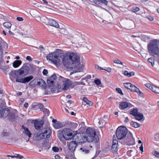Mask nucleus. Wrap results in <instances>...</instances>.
I'll list each match as a JSON object with an SVG mask.
<instances>
[{"mask_svg":"<svg viewBox=\"0 0 159 159\" xmlns=\"http://www.w3.org/2000/svg\"><path fill=\"white\" fill-rule=\"evenodd\" d=\"M3 25L6 28L8 29H10L11 28L12 25L11 23L8 22H7L4 23Z\"/></svg>","mask_w":159,"mask_h":159,"instance_id":"nucleus-31","label":"nucleus"},{"mask_svg":"<svg viewBox=\"0 0 159 159\" xmlns=\"http://www.w3.org/2000/svg\"><path fill=\"white\" fill-rule=\"evenodd\" d=\"M55 157L56 159H59L60 157L59 155H57L55 156Z\"/></svg>","mask_w":159,"mask_h":159,"instance_id":"nucleus-59","label":"nucleus"},{"mask_svg":"<svg viewBox=\"0 0 159 159\" xmlns=\"http://www.w3.org/2000/svg\"><path fill=\"white\" fill-rule=\"evenodd\" d=\"M137 109H134L130 111V114L134 116L138 113Z\"/></svg>","mask_w":159,"mask_h":159,"instance_id":"nucleus-35","label":"nucleus"},{"mask_svg":"<svg viewBox=\"0 0 159 159\" xmlns=\"http://www.w3.org/2000/svg\"><path fill=\"white\" fill-rule=\"evenodd\" d=\"M132 11L134 12H136L139 11V9L138 7H135L132 9Z\"/></svg>","mask_w":159,"mask_h":159,"instance_id":"nucleus-45","label":"nucleus"},{"mask_svg":"<svg viewBox=\"0 0 159 159\" xmlns=\"http://www.w3.org/2000/svg\"><path fill=\"white\" fill-rule=\"evenodd\" d=\"M22 61L20 60H16L12 64L13 67L15 68L18 67L21 64Z\"/></svg>","mask_w":159,"mask_h":159,"instance_id":"nucleus-24","label":"nucleus"},{"mask_svg":"<svg viewBox=\"0 0 159 159\" xmlns=\"http://www.w3.org/2000/svg\"><path fill=\"white\" fill-rule=\"evenodd\" d=\"M74 136L72 131L69 128L64 129L61 131H59L57 134L58 138L62 141H64L65 139L69 140L73 139Z\"/></svg>","mask_w":159,"mask_h":159,"instance_id":"nucleus-5","label":"nucleus"},{"mask_svg":"<svg viewBox=\"0 0 159 159\" xmlns=\"http://www.w3.org/2000/svg\"><path fill=\"white\" fill-rule=\"evenodd\" d=\"M148 61L153 66L154 65V59L152 58H149L148 59Z\"/></svg>","mask_w":159,"mask_h":159,"instance_id":"nucleus-40","label":"nucleus"},{"mask_svg":"<svg viewBox=\"0 0 159 159\" xmlns=\"http://www.w3.org/2000/svg\"><path fill=\"white\" fill-rule=\"evenodd\" d=\"M3 60L2 59V54L0 53V68H1V65L2 64Z\"/></svg>","mask_w":159,"mask_h":159,"instance_id":"nucleus-41","label":"nucleus"},{"mask_svg":"<svg viewBox=\"0 0 159 159\" xmlns=\"http://www.w3.org/2000/svg\"><path fill=\"white\" fill-rule=\"evenodd\" d=\"M134 152L132 150H130L127 152V154L129 157L133 156L134 155Z\"/></svg>","mask_w":159,"mask_h":159,"instance_id":"nucleus-33","label":"nucleus"},{"mask_svg":"<svg viewBox=\"0 0 159 159\" xmlns=\"http://www.w3.org/2000/svg\"><path fill=\"white\" fill-rule=\"evenodd\" d=\"M33 39L31 38H27L26 39V40L28 41H29L30 40H32Z\"/></svg>","mask_w":159,"mask_h":159,"instance_id":"nucleus-61","label":"nucleus"},{"mask_svg":"<svg viewBox=\"0 0 159 159\" xmlns=\"http://www.w3.org/2000/svg\"><path fill=\"white\" fill-rule=\"evenodd\" d=\"M136 119L138 120H141L143 117V115L141 113H138L135 116Z\"/></svg>","mask_w":159,"mask_h":159,"instance_id":"nucleus-30","label":"nucleus"},{"mask_svg":"<svg viewBox=\"0 0 159 159\" xmlns=\"http://www.w3.org/2000/svg\"><path fill=\"white\" fill-rule=\"evenodd\" d=\"M80 61L79 56L74 53L68 52L62 58L63 65L69 69L79 68Z\"/></svg>","mask_w":159,"mask_h":159,"instance_id":"nucleus-3","label":"nucleus"},{"mask_svg":"<svg viewBox=\"0 0 159 159\" xmlns=\"http://www.w3.org/2000/svg\"><path fill=\"white\" fill-rule=\"evenodd\" d=\"M147 18L151 21H152L153 20L154 18L152 16H148Z\"/></svg>","mask_w":159,"mask_h":159,"instance_id":"nucleus-50","label":"nucleus"},{"mask_svg":"<svg viewBox=\"0 0 159 159\" xmlns=\"http://www.w3.org/2000/svg\"><path fill=\"white\" fill-rule=\"evenodd\" d=\"M16 157H18L19 159H21L23 158V157L19 154H17L16 156Z\"/></svg>","mask_w":159,"mask_h":159,"instance_id":"nucleus-54","label":"nucleus"},{"mask_svg":"<svg viewBox=\"0 0 159 159\" xmlns=\"http://www.w3.org/2000/svg\"><path fill=\"white\" fill-rule=\"evenodd\" d=\"M16 20L19 21H22L23 20V19L22 17H17Z\"/></svg>","mask_w":159,"mask_h":159,"instance_id":"nucleus-51","label":"nucleus"},{"mask_svg":"<svg viewBox=\"0 0 159 159\" xmlns=\"http://www.w3.org/2000/svg\"><path fill=\"white\" fill-rule=\"evenodd\" d=\"M26 60L28 61H32V59L31 57L30 56H27L26 57Z\"/></svg>","mask_w":159,"mask_h":159,"instance_id":"nucleus-48","label":"nucleus"},{"mask_svg":"<svg viewBox=\"0 0 159 159\" xmlns=\"http://www.w3.org/2000/svg\"><path fill=\"white\" fill-rule=\"evenodd\" d=\"M34 124L35 129L38 130L39 129L40 127L43 125L41 122L38 121L36 120H34Z\"/></svg>","mask_w":159,"mask_h":159,"instance_id":"nucleus-21","label":"nucleus"},{"mask_svg":"<svg viewBox=\"0 0 159 159\" xmlns=\"http://www.w3.org/2000/svg\"><path fill=\"white\" fill-rule=\"evenodd\" d=\"M38 80L37 85L41 86L43 87H45L46 84L43 79L38 78Z\"/></svg>","mask_w":159,"mask_h":159,"instance_id":"nucleus-23","label":"nucleus"},{"mask_svg":"<svg viewBox=\"0 0 159 159\" xmlns=\"http://www.w3.org/2000/svg\"><path fill=\"white\" fill-rule=\"evenodd\" d=\"M73 139L75 141L70 142L69 145V148L71 152L75 150L79 144L83 143L86 142H91L94 141L97 142L99 138L94 130L89 128L87 129L86 133H82L79 138L77 135H74Z\"/></svg>","mask_w":159,"mask_h":159,"instance_id":"nucleus-1","label":"nucleus"},{"mask_svg":"<svg viewBox=\"0 0 159 159\" xmlns=\"http://www.w3.org/2000/svg\"><path fill=\"white\" fill-rule=\"evenodd\" d=\"M123 74L129 77L134 75V72L133 71L129 73L127 71H125Z\"/></svg>","mask_w":159,"mask_h":159,"instance_id":"nucleus-29","label":"nucleus"},{"mask_svg":"<svg viewBox=\"0 0 159 159\" xmlns=\"http://www.w3.org/2000/svg\"><path fill=\"white\" fill-rule=\"evenodd\" d=\"M153 139L155 141H158V140L159 138L158 137H157V134H156L154 135Z\"/></svg>","mask_w":159,"mask_h":159,"instance_id":"nucleus-49","label":"nucleus"},{"mask_svg":"<svg viewBox=\"0 0 159 159\" xmlns=\"http://www.w3.org/2000/svg\"><path fill=\"white\" fill-rule=\"evenodd\" d=\"M116 90L117 91V92L119 93L120 94H121V95H123V94L122 92V90L121 89L119 88H116Z\"/></svg>","mask_w":159,"mask_h":159,"instance_id":"nucleus-43","label":"nucleus"},{"mask_svg":"<svg viewBox=\"0 0 159 159\" xmlns=\"http://www.w3.org/2000/svg\"><path fill=\"white\" fill-rule=\"evenodd\" d=\"M120 106L122 109H124L126 108L127 107H130L131 104L126 102H122L120 104Z\"/></svg>","mask_w":159,"mask_h":159,"instance_id":"nucleus-20","label":"nucleus"},{"mask_svg":"<svg viewBox=\"0 0 159 159\" xmlns=\"http://www.w3.org/2000/svg\"><path fill=\"white\" fill-rule=\"evenodd\" d=\"M113 62L116 64L123 65V63L118 59H116L114 60Z\"/></svg>","mask_w":159,"mask_h":159,"instance_id":"nucleus-32","label":"nucleus"},{"mask_svg":"<svg viewBox=\"0 0 159 159\" xmlns=\"http://www.w3.org/2000/svg\"><path fill=\"white\" fill-rule=\"evenodd\" d=\"M43 135H44V138H48L50 136L52 133L51 130L49 128L46 127L44 128L41 130V132Z\"/></svg>","mask_w":159,"mask_h":159,"instance_id":"nucleus-11","label":"nucleus"},{"mask_svg":"<svg viewBox=\"0 0 159 159\" xmlns=\"http://www.w3.org/2000/svg\"><path fill=\"white\" fill-rule=\"evenodd\" d=\"M94 83L96 84L97 86L98 87H103L104 86L103 84L101 83V81L99 79L95 80H94Z\"/></svg>","mask_w":159,"mask_h":159,"instance_id":"nucleus-27","label":"nucleus"},{"mask_svg":"<svg viewBox=\"0 0 159 159\" xmlns=\"http://www.w3.org/2000/svg\"><path fill=\"white\" fill-rule=\"evenodd\" d=\"M18 117L17 112L16 110H14L10 112L8 118L11 120H15Z\"/></svg>","mask_w":159,"mask_h":159,"instance_id":"nucleus-13","label":"nucleus"},{"mask_svg":"<svg viewBox=\"0 0 159 159\" xmlns=\"http://www.w3.org/2000/svg\"><path fill=\"white\" fill-rule=\"evenodd\" d=\"M124 85L125 88L129 89L131 91L136 92L139 93V95L142 93L141 92L138 88L130 83H125L124 84Z\"/></svg>","mask_w":159,"mask_h":159,"instance_id":"nucleus-9","label":"nucleus"},{"mask_svg":"<svg viewBox=\"0 0 159 159\" xmlns=\"http://www.w3.org/2000/svg\"><path fill=\"white\" fill-rule=\"evenodd\" d=\"M60 80L62 83V89L64 91H66L69 89L70 87H74L80 84L79 82H72L68 79L64 78L61 76H60Z\"/></svg>","mask_w":159,"mask_h":159,"instance_id":"nucleus-6","label":"nucleus"},{"mask_svg":"<svg viewBox=\"0 0 159 159\" xmlns=\"http://www.w3.org/2000/svg\"><path fill=\"white\" fill-rule=\"evenodd\" d=\"M43 111L44 113L45 116H48L49 114V111L46 108L43 109Z\"/></svg>","mask_w":159,"mask_h":159,"instance_id":"nucleus-37","label":"nucleus"},{"mask_svg":"<svg viewBox=\"0 0 159 159\" xmlns=\"http://www.w3.org/2000/svg\"><path fill=\"white\" fill-rule=\"evenodd\" d=\"M153 155L156 157L159 158V152L157 151H154L153 152Z\"/></svg>","mask_w":159,"mask_h":159,"instance_id":"nucleus-44","label":"nucleus"},{"mask_svg":"<svg viewBox=\"0 0 159 159\" xmlns=\"http://www.w3.org/2000/svg\"><path fill=\"white\" fill-rule=\"evenodd\" d=\"M34 138L35 140L39 141L45 138L44 135L41 132H39L34 134Z\"/></svg>","mask_w":159,"mask_h":159,"instance_id":"nucleus-14","label":"nucleus"},{"mask_svg":"<svg viewBox=\"0 0 159 159\" xmlns=\"http://www.w3.org/2000/svg\"><path fill=\"white\" fill-rule=\"evenodd\" d=\"M2 46H1V45H0V53H1L2 54Z\"/></svg>","mask_w":159,"mask_h":159,"instance_id":"nucleus-62","label":"nucleus"},{"mask_svg":"<svg viewBox=\"0 0 159 159\" xmlns=\"http://www.w3.org/2000/svg\"><path fill=\"white\" fill-rule=\"evenodd\" d=\"M63 125L61 123L57 122L53 124V126L56 129H59L63 126Z\"/></svg>","mask_w":159,"mask_h":159,"instance_id":"nucleus-28","label":"nucleus"},{"mask_svg":"<svg viewBox=\"0 0 159 159\" xmlns=\"http://www.w3.org/2000/svg\"><path fill=\"white\" fill-rule=\"evenodd\" d=\"M127 136V138L124 139L125 140V143L129 145H133L134 143V139L132 134L130 133L128 134Z\"/></svg>","mask_w":159,"mask_h":159,"instance_id":"nucleus-10","label":"nucleus"},{"mask_svg":"<svg viewBox=\"0 0 159 159\" xmlns=\"http://www.w3.org/2000/svg\"><path fill=\"white\" fill-rule=\"evenodd\" d=\"M22 94V93L21 92H18L17 93V95H18V96H20V95H21Z\"/></svg>","mask_w":159,"mask_h":159,"instance_id":"nucleus-64","label":"nucleus"},{"mask_svg":"<svg viewBox=\"0 0 159 159\" xmlns=\"http://www.w3.org/2000/svg\"><path fill=\"white\" fill-rule=\"evenodd\" d=\"M42 73L44 75H46L48 73V71L47 70L44 69L43 70Z\"/></svg>","mask_w":159,"mask_h":159,"instance_id":"nucleus-47","label":"nucleus"},{"mask_svg":"<svg viewBox=\"0 0 159 159\" xmlns=\"http://www.w3.org/2000/svg\"><path fill=\"white\" fill-rule=\"evenodd\" d=\"M128 133V130L124 126L119 127L116 130V135L118 139H125Z\"/></svg>","mask_w":159,"mask_h":159,"instance_id":"nucleus-8","label":"nucleus"},{"mask_svg":"<svg viewBox=\"0 0 159 159\" xmlns=\"http://www.w3.org/2000/svg\"><path fill=\"white\" fill-rule=\"evenodd\" d=\"M50 78H52L53 80H55L56 78V76L55 74H53L52 75V76L50 77Z\"/></svg>","mask_w":159,"mask_h":159,"instance_id":"nucleus-53","label":"nucleus"},{"mask_svg":"<svg viewBox=\"0 0 159 159\" xmlns=\"http://www.w3.org/2000/svg\"><path fill=\"white\" fill-rule=\"evenodd\" d=\"M145 85L147 88L151 90L152 92L156 93L159 94V87L152 85L149 83H146Z\"/></svg>","mask_w":159,"mask_h":159,"instance_id":"nucleus-12","label":"nucleus"},{"mask_svg":"<svg viewBox=\"0 0 159 159\" xmlns=\"http://www.w3.org/2000/svg\"><path fill=\"white\" fill-rule=\"evenodd\" d=\"M38 107H39L40 109H43V105L41 103H38L36 105Z\"/></svg>","mask_w":159,"mask_h":159,"instance_id":"nucleus-46","label":"nucleus"},{"mask_svg":"<svg viewBox=\"0 0 159 159\" xmlns=\"http://www.w3.org/2000/svg\"><path fill=\"white\" fill-rule=\"evenodd\" d=\"M39 48L40 50L42 51L44 50V48L42 45H40L39 47Z\"/></svg>","mask_w":159,"mask_h":159,"instance_id":"nucleus-60","label":"nucleus"},{"mask_svg":"<svg viewBox=\"0 0 159 159\" xmlns=\"http://www.w3.org/2000/svg\"><path fill=\"white\" fill-rule=\"evenodd\" d=\"M139 149L142 152H143V144H142L139 147Z\"/></svg>","mask_w":159,"mask_h":159,"instance_id":"nucleus-55","label":"nucleus"},{"mask_svg":"<svg viewBox=\"0 0 159 159\" xmlns=\"http://www.w3.org/2000/svg\"><path fill=\"white\" fill-rule=\"evenodd\" d=\"M118 142L116 139H113V144L111 147L112 151L116 152L118 150Z\"/></svg>","mask_w":159,"mask_h":159,"instance_id":"nucleus-17","label":"nucleus"},{"mask_svg":"<svg viewBox=\"0 0 159 159\" xmlns=\"http://www.w3.org/2000/svg\"><path fill=\"white\" fill-rule=\"evenodd\" d=\"M2 48L7 49L8 48L7 43L5 42H2Z\"/></svg>","mask_w":159,"mask_h":159,"instance_id":"nucleus-39","label":"nucleus"},{"mask_svg":"<svg viewBox=\"0 0 159 159\" xmlns=\"http://www.w3.org/2000/svg\"><path fill=\"white\" fill-rule=\"evenodd\" d=\"M38 80V78H35L29 83V85L33 87H35L37 85Z\"/></svg>","mask_w":159,"mask_h":159,"instance_id":"nucleus-25","label":"nucleus"},{"mask_svg":"<svg viewBox=\"0 0 159 159\" xmlns=\"http://www.w3.org/2000/svg\"><path fill=\"white\" fill-rule=\"evenodd\" d=\"M133 126L135 128H138L140 126V125L137 122H132Z\"/></svg>","mask_w":159,"mask_h":159,"instance_id":"nucleus-38","label":"nucleus"},{"mask_svg":"<svg viewBox=\"0 0 159 159\" xmlns=\"http://www.w3.org/2000/svg\"><path fill=\"white\" fill-rule=\"evenodd\" d=\"M95 67L99 70H104L101 67H100L98 65H96L95 66Z\"/></svg>","mask_w":159,"mask_h":159,"instance_id":"nucleus-52","label":"nucleus"},{"mask_svg":"<svg viewBox=\"0 0 159 159\" xmlns=\"http://www.w3.org/2000/svg\"><path fill=\"white\" fill-rule=\"evenodd\" d=\"M31 15L35 18L37 20H41L40 14L37 11L33 10L31 11Z\"/></svg>","mask_w":159,"mask_h":159,"instance_id":"nucleus-15","label":"nucleus"},{"mask_svg":"<svg viewBox=\"0 0 159 159\" xmlns=\"http://www.w3.org/2000/svg\"><path fill=\"white\" fill-rule=\"evenodd\" d=\"M47 80V83L49 87H52L54 85V81L53 80Z\"/></svg>","mask_w":159,"mask_h":159,"instance_id":"nucleus-34","label":"nucleus"},{"mask_svg":"<svg viewBox=\"0 0 159 159\" xmlns=\"http://www.w3.org/2000/svg\"><path fill=\"white\" fill-rule=\"evenodd\" d=\"M10 110L8 108H6L5 109H2V111L0 113L2 115V117H6L7 116L8 117V115L10 113Z\"/></svg>","mask_w":159,"mask_h":159,"instance_id":"nucleus-18","label":"nucleus"},{"mask_svg":"<svg viewBox=\"0 0 159 159\" xmlns=\"http://www.w3.org/2000/svg\"><path fill=\"white\" fill-rule=\"evenodd\" d=\"M148 49L153 56L154 55L159 56V48L157 40H154L149 43L148 45Z\"/></svg>","mask_w":159,"mask_h":159,"instance_id":"nucleus-7","label":"nucleus"},{"mask_svg":"<svg viewBox=\"0 0 159 159\" xmlns=\"http://www.w3.org/2000/svg\"><path fill=\"white\" fill-rule=\"evenodd\" d=\"M62 52V50L57 49L55 52L48 55L46 57L47 59L51 61L57 66H59L60 64L61 57Z\"/></svg>","mask_w":159,"mask_h":159,"instance_id":"nucleus-4","label":"nucleus"},{"mask_svg":"<svg viewBox=\"0 0 159 159\" xmlns=\"http://www.w3.org/2000/svg\"><path fill=\"white\" fill-rule=\"evenodd\" d=\"M83 100L84 102L89 106H92L93 105V102L92 101L89 100L86 97H84L83 98Z\"/></svg>","mask_w":159,"mask_h":159,"instance_id":"nucleus-26","label":"nucleus"},{"mask_svg":"<svg viewBox=\"0 0 159 159\" xmlns=\"http://www.w3.org/2000/svg\"><path fill=\"white\" fill-rule=\"evenodd\" d=\"M9 34L11 35H14V34L13 33H12V32H11V31L9 30L8 31Z\"/></svg>","mask_w":159,"mask_h":159,"instance_id":"nucleus-63","label":"nucleus"},{"mask_svg":"<svg viewBox=\"0 0 159 159\" xmlns=\"http://www.w3.org/2000/svg\"><path fill=\"white\" fill-rule=\"evenodd\" d=\"M48 23L50 25L57 28H59L58 24L56 21L51 19H48Z\"/></svg>","mask_w":159,"mask_h":159,"instance_id":"nucleus-16","label":"nucleus"},{"mask_svg":"<svg viewBox=\"0 0 159 159\" xmlns=\"http://www.w3.org/2000/svg\"><path fill=\"white\" fill-rule=\"evenodd\" d=\"M80 150L82 151V152L84 154L88 153L89 151V150L86 149L85 148H80Z\"/></svg>","mask_w":159,"mask_h":159,"instance_id":"nucleus-36","label":"nucleus"},{"mask_svg":"<svg viewBox=\"0 0 159 159\" xmlns=\"http://www.w3.org/2000/svg\"><path fill=\"white\" fill-rule=\"evenodd\" d=\"M52 150L54 152H57L59 151V149L58 147L55 146L52 148Z\"/></svg>","mask_w":159,"mask_h":159,"instance_id":"nucleus-42","label":"nucleus"},{"mask_svg":"<svg viewBox=\"0 0 159 159\" xmlns=\"http://www.w3.org/2000/svg\"><path fill=\"white\" fill-rule=\"evenodd\" d=\"M93 2L97 5H99L102 3L106 5L108 4V2L106 0H93Z\"/></svg>","mask_w":159,"mask_h":159,"instance_id":"nucleus-22","label":"nucleus"},{"mask_svg":"<svg viewBox=\"0 0 159 159\" xmlns=\"http://www.w3.org/2000/svg\"><path fill=\"white\" fill-rule=\"evenodd\" d=\"M129 121V119L128 118V117H126L125 118V120L124 121V122L126 123H127Z\"/></svg>","mask_w":159,"mask_h":159,"instance_id":"nucleus-57","label":"nucleus"},{"mask_svg":"<svg viewBox=\"0 0 159 159\" xmlns=\"http://www.w3.org/2000/svg\"><path fill=\"white\" fill-rule=\"evenodd\" d=\"M24 107H25L27 108L28 107V103L26 102L24 104Z\"/></svg>","mask_w":159,"mask_h":159,"instance_id":"nucleus-58","label":"nucleus"},{"mask_svg":"<svg viewBox=\"0 0 159 159\" xmlns=\"http://www.w3.org/2000/svg\"><path fill=\"white\" fill-rule=\"evenodd\" d=\"M104 70L107 71L109 72L111 71V68L108 67L106 69H104Z\"/></svg>","mask_w":159,"mask_h":159,"instance_id":"nucleus-56","label":"nucleus"},{"mask_svg":"<svg viewBox=\"0 0 159 159\" xmlns=\"http://www.w3.org/2000/svg\"><path fill=\"white\" fill-rule=\"evenodd\" d=\"M29 67L26 64H24L21 68L17 70L11 71L9 73L11 80L13 81V78H16V81L17 82L25 83L29 82L32 80L34 77L31 75L26 77L24 78H21L20 76L26 75L29 71Z\"/></svg>","mask_w":159,"mask_h":159,"instance_id":"nucleus-2","label":"nucleus"},{"mask_svg":"<svg viewBox=\"0 0 159 159\" xmlns=\"http://www.w3.org/2000/svg\"><path fill=\"white\" fill-rule=\"evenodd\" d=\"M22 128L24 129V130L23 131V133L27 136H28L29 138H30L31 137L32 134L29 130L28 129L24 127L23 125L22 126Z\"/></svg>","mask_w":159,"mask_h":159,"instance_id":"nucleus-19","label":"nucleus"}]
</instances>
